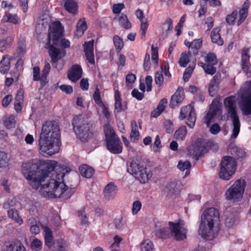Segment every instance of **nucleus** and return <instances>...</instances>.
Wrapping results in <instances>:
<instances>
[{
  "label": "nucleus",
  "instance_id": "42",
  "mask_svg": "<svg viewBox=\"0 0 251 251\" xmlns=\"http://www.w3.org/2000/svg\"><path fill=\"white\" fill-rule=\"evenodd\" d=\"M131 131L130 134L131 139H138L139 136V132L138 130V126L137 122L132 120L131 121Z\"/></svg>",
  "mask_w": 251,
  "mask_h": 251
},
{
  "label": "nucleus",
  "instance_id": "24",
  "mask_svg": "<svg viewBox=\"0 0 251 251\" xmlns=\"http://www.w3.org/2000/svg\"><path fill=\"white\" fill-rule=\"evenodd\" d=\"M79 171L81 175L86 178H91L95 172V170L86 164L81 165L79 167Z\"/></svg>",
  "mask_w": 251,
  "mask_h": 251
},
{
  "label": "nucleus",
  "instance_id": "45",
  "mask_svg": "<svg viewBox=\"0 0 251 251\" xmlns=\"http://www.w3.org/2000/svg\"><path fill=\"white\" fill-rule=\"evenodd\" d=\"M140 247L142 251H152L153 244L151 240L146 239L141 243Z\"/></svg>",
  "mask_w": 251,
  "mask_h": 251
},
{
  "label": "nucleus",
  "instance_id": "28",
  "mask_svg": "<svg viewBox=\"0 0 251 251\" xmlns=\"http://www.w3.org/2000/svg\"><path fill=\"white\" fill-rule=\"evenodd\" d=\"M187 128L185 126H181L175 132L174 137L178 141H183L187 135Z\"/></svg>",
  "mask_w": 251,
  "mask_h": 251
},
{
  "label": "nucleus",
  "instance_id": "43",
  "mask_svg": "<svg viewBox=\"0 0 251 251\" xmlns=\"http://www.w3.org/2000/svg\"><path fill=\"white\" fill-rule=\"evenodd\" d=\"M3 123L4 126L7 129L15 127L16 124L15 117L13 115H10L9 117H5L3 120Z\"/></svg>",
  "mask_w": 251,
  "mask_h": 251
},
{
  "label": "nucleus",
  "instance_id": "18",
  "mask_svg": "<svg viewBox=\"0 0 251 251\" xmlns=\"http://www.w3.org/2000/svg\"><path fill=\"white\" fill-rule=\"evenodd\" d=\"M114 101L115 113H119L127 109V104L125 101L122 102L120 93L118 90H115L114 93Z\"/></svg>",
  "mask_w": 251,
  "mask_h": 251
},
{
  "label": "nucleus",
  "instance_id": "10",
  "mask_svg": "<svg viewBox=\"0 0 251 251\" xmlns=\"http://www.w3.org/2000/svg\"><path fill=\"white\" fill-rule=\"evenodd\" d=\"M204 63L199 62L198 65L203 69L205 74L211 75H214L217 70L215 65L218 63L216 54L213 52H209L204 56Z\"/></svg>",
  "mask_w": 251,
  "mask_h": 251
},
{
  "label": "nucleus",
  "instance_id": "40",
  "mask_svg": "<svg viewBox=\"0 0 251 251\" xmlns=\"http://www.w3.org/2000/svg\"><path fill=\"white\" fill-rule=\"evenodd\" d=\"M119 22L120 25L126 29H130L131 27V23L126 14H122L119 18Z\"/></svg>",
  "mask_w": 251,
  "mask_h": 251
},
{
  "label": "nucleus",
  "instance_id": "14",
  "mask_svg": "<svg viewBox=\"0 0 251 251\" xmlns=\"http://www.w3.org/2000/svg\"><path fill=\"white\" fill-rule=\"evenodd\" d=\"M2 251H26V250L20 240L12 239L4 242Z\"/></svg>",
  "mask_w": 251,
  "mask_h": 251
},
{
  "label": "nucleus",
  "instance_id": "26",
  "mask_svg": "<svg viewBox=\"0 0 251 251\" xmlns=\"http://www.w3.org/2000/svg\"><path fill=\"white\" fill-rule=\"evenodd\" d=\"M64 8L69 13L75 14L77 11L78 5L74 0H67L64 3Z\"/></svg>",
  "mask_w": 251,
  "mask_h": 251
},
{
  "label": "nucleus",
  "instance_id": "34",
  "mask_svg": "<svg viewBox=\"0 0 251 251\" xmlns=\"http://www.w3.org/2000/svg\"><path fill=\"white\" fill-rule=\"evenodd\" d=\"M103 130L105 136V140L116 137L114 130L109 123H107L104 125Z\"/></svg>",
  "mask_w": 251,
  "mask_h": 251
},
{
  "label": "nucleus",
  "instance_id": "55",
  "mask_svg": "<svg viewBox=\"0 0 251 251\" xmlns=\"http://www.w3.org/2000/svg\"><path fill=\"white\" fill-rule=\"evenodd\" d=\"M78 215L81 220V224L82 225L87 224L88 223V218L85 212L84 208H81L78 211Z\"/></svg>",
  "mask_w": 251,
  "mask_h": 251
},
{
  "label": "nucleus",
  "instance_id": "64",
  "mask_svg": "<svg viewBox=\"0 0 251 251\" xmlns=\"http://www.w3.org/2000/svg\"><path fill=\"white\" fill-rule=\"evenodd\" d=\"M80 87L83 91L87 90L89 87L88 79L83 78L80 81Z\"/></svg>",
  "mask_w": 251,
  "mask_h": 251
},
{
  "label": "nucleus",
  "instance_id": "19",
  "mask_svg": "<svg viewBox=\"0 0 251 251\" xmlns=\"http://www.w3.org/2000/svg\"><path fill=\"white\" fill-rule=\"evenodd\" d=\"M250 50L248 48H244L241 51V65L242 70L248 74L249 72V69L251 66L250 62V56L249 55Z\"/></svg>",
  "mask_w": 251,
  "mask_h": 251
},
{
  "label": "nucleus",
  "instance_id": "15",
  "mask_svg": "<svg viewBox=\"0 0 251 251\" xmlns=\"http://www.w3.org/2000/svg\"><path fill=\"white\" fill-rule=\"evenodd\" d=\"M107 150L112 153L119 154L123 150L122 143L116 137L105 140Z\"/></svg>",
  "mask_w": 251,
  "mask_h": 251
},
{
  "label": "nucleus",
  "instance_id": "22",
  "mask_svg": "<svg viewBox=\"0 0 251 251\" xmlns=\"http://www.w3.org/2000/svg\"><path fill=\"white\" fill-rule=\"evenodd\" d=\"M10 67V60L8 55L3 56L0 61V73L2 74L8 73Z\"/></svg>",
  "mask_w": 251,
  "mask_h": 251
},
{
  "label": "nucleus",
  "instance_id": "59",
  "mask_svg": "<svg viewBox=\"0 0 251 251\" xmlns=\"http://www.w3.org/2000/svg\"><path fill=\"white\" fill-rule=\"evenodd\" d=\"M142 207V203L139 201H135L133 203L132 208V213L133 215L136 214Z\"/></svg>",
  "mask_w": 251,
  "mask_h": 251
},
{
  "label": "nucleus",
  "instance_id": "29",
  "mask_svg": "<svg viewBox=\"0 0 251 251\" xmlns=\"http://www.w3.org/2000/svg\"><path fill=\"white\" fill-rule=\"evenodd\" d=\"M191 54L192 52L190 51L182 52L178 61L179 65L182 67H186L187 65L190 61L189 59Z\"/></svg>",
  "mask_w": 251,
  "mask_h": 251
},
{
  "label": "nucleus",
  "instance_id": "48",
  "mask_svg": "<svg viewBox=\"0 0 251 251\" xmlns=\"http://www.w3.org/2000/svg\"><path fill=\"white\" fill-rule=\"evenodd\" d=\"M28 223L30 226V232L34 234H39L40 231V228L38 224L34 221V219H33L31 222H30V220H29Z\"/></svg>",
  "mask_w": 251,
  "mask_h": 251
},
{
  "label": "nucleus",
  "instance_id": "3",
  "mask_svg": "<svg viewBox=\"0 0 251 251\" xmlns=\"http://www.w3.org/2000/svg\"><path fill=\"white\" fill-rule=\"evenodd\" d=\"M63 30L61 23L56 21L53 23L48 33L45 48L51 58L53 67L58 70L62 69L64 65L63 61L58 62L66 55V51L56 48L59 45V40L63 36Z\"/></svg>",
  "mask_w": 251,
  "mask_h": 251
},
{
  "label": "nucleus",
  "instance_id": "37",
  "mask_svg": "<svg viewBox=\"0 0 251 251\" xmlns=\"http://www.w3.org/2000/svg\"><path fill=\"white\" fill-rule=\"evenodd\" d=\"M13 42V38L11 37L8 36L0 40V51L3 52L7 48L9 47Z\"/></svg>",
  "mask_w": 251,
  "mask_h": 251
},
{
  "label": "nucleus",
  "instance_id": "54",
  "mask_svg": "<svg viewBox=\"0 0 251 251\" xmlns=\"http://www.w3.org/2000/svg\"><path fill=\"white\" fill-rule=\"evenodd\" d=\"M248 11L244 9H240L239 11V19L237 21V25L238 26L241 25L245 20L248 16Z\"/></svg>",
  "mask_w": 251,
  "mask_h": 251
},
{
  "label": "nucleus",
  "instance_id": "23",
  "mask_svg": "<svg viewBox=\"0 0 251 251\" xmlns=\"http://www.w3.org/2000/svg\"><path fill=\"white\" fill-rule=\"evenodd\" d=\"M167 103V99H161L159 102L157 108L151 112V116L155 118L158 117L165 109Z\"/></svg>",
  "mask_w": 251,
  "mask_h": 251
},
{
  "label": "nucleus",
  "instance_id": "60",
  "mask_svg": "<svg viewBox=\"0 0 251 251\" xmlns=\"http://www.w3.org/2000/svg\"><path fill=\"white\" fill-rule=\"evenodd\" d=\"M193 155L195 160H198L200 157L203 155L201 147L194 148L193 152Z\"/></svg>",
  "mask_w": 251,
  "mask_h": 251
},
{
  "label": "nucleus",
  "instance_id": "13",
  "mask_svg": "<svg viewBox=\"0 0 251 251\" xmlns=\"http://www.w3.org/2000/svg\"><path fill=\"white\" fill-rule=\"evenodd\" d=\"M240 106L244 115L251 114V88H248L241 95Z\"/></svg>",
  "mask_w": 251,
  "mask_h": 251
},
{
  "label": "nucleus",
  "instance_id": "49",
  "mask_svg": "<svg viewBox=\"0 0 251 251\" xmlns=\"http://www.w3.org/2000/svg\"><path fill=\"white\" fill-rule=\"evenodd\" d=\"M42 242L35 238L31 242L30 247L33 251H39L42 249Z\"/></svg>",
  "mask_w": 251,
  "mask_h": 251
},
{
  "label": "nucleus",
  "instance_id": "8",
  "mask_svg": "<svg viewBox=\"0 0 251 251\" xmlns=\"http://www.w3.org/2000/svg\"><path fill=\"white\" fill-rule=\"evenodd\" d=\"M237 162L235 159L230 156H224L220 163L219 176L224 180H229L235 173Z\"/></svg>",
  "mask_w": 251,
  "mask_h": 251
},
{
  "label": "nucleus",
  "instance_id": "44",
  "mask_svg": "<svg viewBox=\"0 0 251 251\" xmlns=\"http://www.w3.org/2000/svg\"><path fill=\"white\" fill-rule=\"evenodd\" d=\"M2 21L3 22H9L16 25L18 23V18L16 15H13L10 13H7L3 17Z\"/></svg>",
  "mask_w": 251,
  "mask_h": 251
},
{
  "label": "nucleus",
  "instance_id": "50",
  "mask_svg": "<svg viewBox=\"0 0 251 251\" xmlns=\"http://www.w3.org/2000/svg\"><path fill=\"white\" fill-rule=\"evenodd\" d=\"M237 15L238 11L237 10L232 11L231 14H228L226 16V22L229 25H233Z\"/></svg>",
  "mask_w": 251,
  "mask_h": 251
},
{
  "label": "nucleus",
  "instance_id": "32",
  "mask_svg": "<svg viewBox=\"0 0 251 251\" xmlns=\"http://www.w3.org/2000/svg\"><path fill=\"white\" fill-rule=\"evenodd\" d=\"M116 189V186L114 183L110 182L106 185L103 190L104 197L108 200L112 198V194Z\"/></svg>",
  "mask_w": 251,
  "mask_h": 251
},
{
  "label": "nucleus",
  "instance_id": "36",
  "mask_svg": "<svg viewBox=\"0 0 251 251\" xmlns=\"http://www.w3.org/2000/svg\"><path fill=\"white\" fill-rule=\"evenodd\" d=\"M191 167V164L189 161H185L184 162H182V161H179L177 164V168L181 171L185 172V176H187L190 174V170Z\"/></svg>",
  "mask_w": 251,
  "mask_h": 251
},
{
  "label": "nucleus",
  "instance_id": "58",
  "mask_svg": "<svg viewBox=\"0 0 251 251\" xmlns=\"http://www.w3.org/2000/svg\"><path fill=\"white\" fill-rule=\"evenodd\" d=\"M221 75L220 73L216 74L211 79L209 84L218 87L220 82Z\"/></svg>",
  "mask_w": 251,
  "mask_h": 251
},
{
  "label": "nucleus",
  "instance_id": "63",
  "mask_svg": "<svg viewBox=\"0 0 251 251\" xmlns=\"http://www.w3.org/2000/svg\"><path fill=\"white\" fill-rule=\"evenodd\" d=\"M125 5L123 3L115 4L113 6L112 11L114 14H119L124 8Z\"/></svg>",
  "mask_w": 251,
  "mask_h": 251
},
{
  "label": "nucleus",
  "instance_id": "27",
  "mask_svg": "<svg viewBox=\"0 0 251 251\" xmlns=\"http://www.w3.org/2000/svg\"><path fill=\"white\" fill-rule=\"evenodd\" d=\"M8 216L21 225L23 223L22 218L19 216V212L15 208H11L8 210Z\"/></svg>",
  "mask_w": 251,
  "mask_h": 251
},
{
  "label": "nucleus",
  "instance_id": "16",
  "mask_svg": "<svg viewBox=\"0 0 251 251\" xmlns=\"http://www.w3.org/2000/svg\"><path fill=\"white\" fill-rule=\"evenodd\" d=\"M82 69L80 65H73L68 70L67 76L69 80L75 82L82 75Z\"/></svg>",
  "mask_w": 251,
  "mask_h": 251
},
{
  "label": "nucleus",
  "instance_id": "4",
  "mask_svg": "<svg viewBox=\"0 0 251 251\" xmlns=\"http://www.w3.org/2000/svg\"><path fill=\"white\" fill-rule=\"evenodd\" d=\"M72 125L75 135L81 142L85 143L93 137L96 138V133L93 128V124L87 115L80 114L75 116Z\"/></svg>",
  "mask_w": 251,
  "mask_h": 251
},
{
  "label": "nucleus",
  "instance_id": "5",
  "mask_svg": "<svg viewBox=\"0 0 251 251\" xmlns=\"http://www.w3.org/2000/svg\"><path fill=\"white\" fill-rule=\"evenodd\" d=\"M219 219V212L216 208L210 207L204 210L201 217L199 234L206 239H213L215 235L213 229L214 224Z\"/></svg>",
  "mask_w": 251,
  "mask_h": 251
},
{
  "label": "nucleus",
  "instance_id": "9",
  "mask_svg": "<svg viewBox=\"0 0 251 251\" xmlns=\"http://www.w3.org/2000/svg\"><path fill=\"white\" fill-rule=\"evenodd\" d=\"M127 172L141 183H145L149 180L150 175L147 172V168L138 160H133L130 162L127 167Z\"/></svg>",
  "mask_w": 251,
  "mask_h": 251
},
{
  "label": "nucleus",
  "instance_id": "7",
  "mask_svg": "<svg viewBox=\"0 0 251 251\" xmlns=\"http://www.w3.org/2000/svg\"><path fill=\"white\" fill-rule=\"evenodd\" d=\"M246 186L244 179H238L225 192L226 199L233 203L240 201L243 199Z\"/></svg>",
  "mask_w": 251,
  "mask_h": 251
},
{
  "label": "nucleus",
  "instance_id": "52",
  "mask_svg": "<svg viewBox=\"0 0 251 251\" xmlns=\"http://www.w3.org/2000/svg\"><path fill=\"white\" fill-rule=\"evenodd\" d=\"M154 81L156 85L159 87L162 85L164 81V77L161 72H156L154 76Z\"/></svg>",
  "mask_w": 251,
  "mask_h": 251
},
{
  "label": "nucleus",
  "instance_id": "21",
  "mask_svg": "<svg viewBox=\"0 0 251 251\" xmlns=\"http://www.w3.org/2000/svg\"><path fill=\"white\" fill-rule=\"evenodd\" d=\"M220 29L219 27H214L211 32V39L212 43L222 46L224 44V40L219 33Z\"/></svg>",
  "mask_w": 251,
  "mask_h": 251
},
{
  "label": "nucleus",
  "instance_id": "62",
  "mask_svg": "<svg viewBox=\"0 0 251 251\" xmlns=\"http://www.w3.org/2000/svg\"><path fill=\"white\" fill-rule=\"evenodd\" d=\"M150 55L146 53L144 60V68L145 71H148L150 68Z\"/></svg>",
  "mask_w": 251,
  "mask_h": 251
},
{
  "label": "nucleus",
  "instance_id": "12",
  "mask_svg": "<svg viewBox=\"0 0 251 251\" xmlns=\"http://www.w3.org/2000/svg\"><path fill=\"white\" fill-rule=\"evenodd\" d=\"M188 115L186 124L191 128L194 127L196 120V114L195 109L191 105H187L181 108L179 119L181 120L184 119Z\"/></svg>",
  "mask_w": 251,
  "mask_h": 251
},
{
  "label": "nucleus",
  "instance_id": "31",
  "mask_svg": "<svg viewBox=\"0 0 251 251\" xmlns=\"http://www.w3.org/2000/svg\"><path fill=\"white\" fill-rule=\"evenodd\" d=\"M62 185L64 186V189L61 198L64 200H67L75 192L76 189L75 187H69L65 183H62Z\"/></svg>",
  "mask_w": 251,
  "mask_h": 251
},
{
  "label": "nucleus",
  "instance_id": "33",
  "mask_svg": "<svg viewBox=\"0 0 251 251\" xmlns=\"http://www.w3.org/2000/svg\"><path fill=\"white\" fill-rule=\"evenodd\" d=\"M39 205L38 202L30 201L26 203L25 207L29 211L30 214L34 216L38 212Z\"/></svg>",
  "mask_w": 251,
  "mask_h": 251
},
{
  "label": "nucleus",
  "instance_id": "53",
  "mask_svg": "<svg viewBox=\"0 0 251 251\" xmlns=\"http://www.w3.org/2000/svg\"><path fill=\"white\" fill-rule=\"evenodd\" d=\"M140 27V32L141 33V39H143L146 37V32L148 28L149 24L147 22H141Z\"/></svg>",
  "mask_w": 251,
  "mask_h": 251
},
{
  "label": "nucleus",
  "instance_id": "30",
  "mask_svg": "<svg viewBox=\"0 0 251 251\" xmlns=\"http://www.w3.org/2000/svg\"><path fill=\"white\" fill-rule=\"evenodd\" d=\"M50 70V65L49 63L45 64V66L42 71V79L41 80V87H44L48 82L47 77Z\"/></svg>",
  "mask_w": 251,
  "mask_h": 251
},
{
  "label": "nucleus",
  "instance_id": "38",
  "mask_svg": "<svg viewBox=\"0 0 251 251\" xmlns=\"http://www.w3.org/2000/svg\"><path fill=\"white\" fill-rule=\"evenodd\" d=\"M202 40L201 38L195 39L192 42L191 50L194 56H196L198 54L199 50L202 46Z\"/></svg>",
  "mask_w": 251,
  "mask_h": 251
},
{
  "label": "nucleus",
  "instance_id": "41",
  "mask_svg": "<svg viewBox=\"0 0 251 251\" xmlns=\"http://www.w3.org/2000/svg\"><path fill=\"white\" fill-rule=\"evenodd\" d=\"M87 28V26L84 19H80L78 21L76 25V31L77 34H79L80 36H82L84 31L86 30Z\"/></svg>",
  "mask_w": 251,
  "mask_h": 251
},
{
  "label": "nucleus",
  "instance_id": "61",
  "mask_svg": "<svg viewBox=\"0 0 251 251\" xmlns=\"http://www.w3.org/2000/svg\"><path fill=\"white\" fill-rule=\"evenodd\" d=\"M131 95L133 97L135 98L137 100H142L144 97V94L143 93L140 92L137 89H134L132 91Z\"/></svg>",
  "mask_w": 251,
  "mask_h": 251
},
{
  "label": "nucleus",
  "instance_id": "46",
  "mask_svg": "<svg viewBox=\"0 0 251 251\" xmlns=\"http://www.w3.org/2000/svg\"><path fill=\"white\" fill-rule=\"evenodd\" d=\"M9 158L6 152L0 150V168H3L8 165Z\"/></svg>",
  "mask_w": 251,
  "mask_h": 251
},
{
  "label": "nucleus",
  "instance_id": "47",
  "mask_svg": "<svg viewBox=\"0 0 251 251\" xmlns=\"http://www.w3.org/2000/svg\"><path fill=\"white\" fill-rule=\"evenodd\" d=\"M93 99L95 102L99 106L104 104L102 100L100 92L98 86L96 87L94 93L93 94Z\"/></svg>",
  "mask_w": 251,
  "mask_h": 251
},
{
  "label": "nucleus",
  "instance_id": "39",
  "mask_svg": "<svg viewBox=\"0 0 251 251\" xmlns=\"http://www.w3.org/2000/svg\"><path fill=\"white\" fill-rule=\"evenodd\" d=\"M155 235L157 237L162 239H168L170 237L169 229L166 226L156 230Z\"/></svg>",
  "mask_w": 251,
  "mask_h": 251
},
{
  "label": "nucleus",
  "instance_id": "51",
  "mask_svg": "<svg viewBox=\"0 0 251 251\" xmlns=\"http://www.w3.org/2000/svg\"><path fill=\"white\" fill-rule=\"evenodd\" d=\"M42 76L40 75V69L39 67L35 66L33 69V80L34 81H40L41 86V80Z\"/></svg>",
  "mask_w": 251,
  "mask_h": 251
},
{
  "label": "nucleus",
  "instance_id": "6",
  "mask_svg": "<svg viewBox=\"0 0 251 251\" xmlns=\"http://www.w3.org/2000/svg\"><path fill=\"white\" fill-rule=\"evenodd\" d=\"M224 105L226 108L227 114L232 119V133L231 139L236 138L240 132L241 123L238 115L236 97L230 96L224 100Z\"/></svg>",
  "mask_w": 251,
  "mask_h": 251
},
{
  "label": "nucleus",
  "instance_id": "35",
  "mask_svg": "<svg viewBox=\"0 0 251 251\" xmlns=\"http://www.w3.org/2000/svg\"><path fill=\"white\" fill-rule=\"evenodd\" d=\"M113 40L117 54H119L121 53V50L124 46L123 39L118 35H114L113 38Z\"/></svg>",
  "mask_w": 251,
  "mask_h": 251
},
{
  "label": "nucleus",
  "instance_id": "2",
  "mask_svg": "<svg viewBox=\"0 0 251 251\" xmlns=\"http://www.w3.org/2000/svg\"><path fill=\"white\" fill-rule=\"evenodd\" d=\"M60 137V131L58 124L54 121L45 122L39 139L41 152L45 153L44 155L50 156L57 153Z\"/></svg>",
  "mask_w": 251,
  "mask_h": 251
},
{
  "label": "nucleus",
  "instance_id": "56",
  "mask_svg": "<svg viewBox=\"0 0 251 251\" xmlns=\"http://www.w3.org/2000/svg\"><path fill=\"white\" fill-rule=\"evenodd\" d=\"M164 126L167 133H171L173 132L174 124L170 120H165L164 122Z\"/></svg>",
  "mask_w": 251,
  "mask_h": 251
},
{
  "label": "nucleus",
  "instance_id": "17",
  "mask_svg": "<svg viewBox=\"0 0 251 251\" xmlns=\"http://www.w3.org/2000/svg\"><path fill=\"white\" fill-rule=\"evenodd\" d=\"M84 52L87 60L91 64H95V56L94 54V40L85 42Z\"/></svg>",
  "mask_w": 251,
  "mask_h": 251
},
{
  "label": "nucleus",
  "instance_id": "1",
  "mask_svg": "<svg viewBox=\"0 0 251 251\" xmlns=\"http://www.w3.org/2000/svg\"><path fill=\"white\" fill-rule=\"evenodd\" d=\"M22 172L34 189H48L46 197L60 198L63 194L64 169L54 160H30L23 163Z\"/></svg>",
  "mask_w": 251,
  "mask_h": 251
},
{
  "label": "nucleus",
  "instance_id": "20",
  "mask_svg": "<svg viewBox=\"0 0 251 251\" xmlns=\"http://www.w3.org/2000/svg\"><path fill=\"white\" fill-rule=\"evenodd\" d=\"M183 99L184 94L183 91L178 89L171 97L170 106L172 108L174 107L178 103L181 102Z\"/></svg>",
  "mask_w": 251,
  "mask_h": 251
},
{
  "label": "nucleus",
  "instance_id": "25",
  "mask_svg": "<svg viewBox=\"0 0 251 251\" xmlns=\"http://www.w3.org/2000/svg\"><path fill=\"white\" fill-rule=\"evenodd\" d=\"M45 245L51 248L54 244L53 237L51 230L47 226L44 227Z\"/></svg>",
  "mask_w": 251,
  "mask_h": 251
},
{
  "label": "nucleus",
  "instance_id": "11",
  "mask_svg": "<svg viewBox=\"0 0 251 251\" xmlns=\"http://www.w3.org/2000/svg\"><path fill=\"white\" fill-rule=\"evenodd\" d=\"M168 225L170 231L174 235L175 240L181 241L186 238L187 229L186 228L183 227V225L180 221L176 223L169 222Z\"/></svg>",
  "mask_w": 251,
  "mask_h": 251
},
{
  "label": "nucleus",
  "instance_id": "57",
  "mask_svg": "<svg viewBox=\"0 0 251 251\" xmlns=\"http://www.w3.org/2000/svg\"><path fill=\"white\" fill-rule=\"evenodd\" d=\"M24 94L25 92L23 89L20 88L18 90L16 95L15 101L18 102L23 103L24 100Z\"/></svg>",
  "mask_w": 251,
  "mask_h": 251
}]
</instances>
